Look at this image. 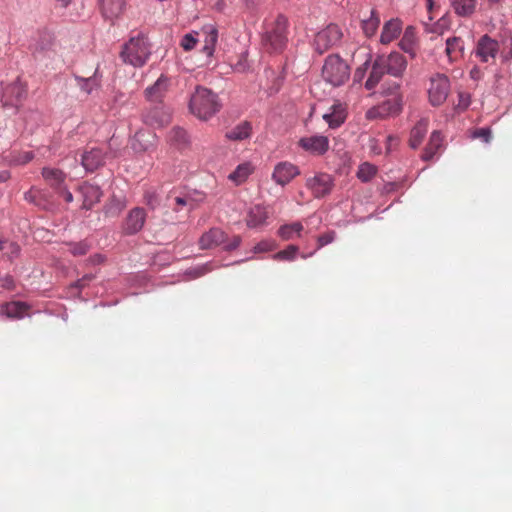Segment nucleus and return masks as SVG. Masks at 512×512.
<instances>
[{
	"label": "nucleus",
	"instance_id": "1",
	"mask_svg": "<svg viewBox=\"0 0 512 512\" xmlns=\"http://www.w3.org/2000/svg\"><path fill=\"white\" fill-rule=\"evenodd\" d=\"M218 95L212 90L197 86L191 95L189 109L198 119L206 121L217 114L221 109Z\"/></svg>",
	"mask_w": 512,
	"mask_h": 512
},
{
	"label": "nucleus",
	"instance_id": "2",
	"mask_svg": "<svg viewBox=\"0 0 512 512\" xmlns=\"http://www.w3.org/2000/svg\"><path fill=\"white\" fill-rule=\"evenodd\" d=\"M151 55V46L147 37L139 33L131 37L123 46L120 52V58L125 64L134 68L143 67Z\"/></svg>",
	"mask_w": 512,
	"mask_h": 512
},
{
	"label": "nucleus",
	"instance_id": "3",
	"mask_svg": "<svg viewBox=\"0 0 512 512\" xmlns=\"http://www.w3.org/2000/svg\"><path fill=\"white\" fill-rule=\"evenodd\" d=\"M350 66L337 54L329 55L322 67L323 80L332 85L339 87L344 85L350 78Z\"/></svg>",
	"mask_w": 512,
	"mask_h": 512
},
{
	"label": "nucleus",
	"instance_id": "4",
	"mask_svg": "<svg viewBox=\"0 0 512 512\" xmlns=\"http://www.w3.org/2000/svg\"><path fill=\"white\" fill-rule=\"evenodd\" d=\"M286 29L287 19L283 15H279L275 20L274 27L265 33L264 45L275 52L282 50L287 42Z\"/></svg>",
	"mask_w": 512,
	"mask_h": 512
},
{
	"label": "nucleus",
	"instance_id": "5",
	"mask_svg": "<svg viewBox=\"0 0 512 512\" xmlns=\"http://www.w3.org/2000/svg\"><path fill=\"white\" fill-rule=\"evenodd\" d=\"M27 96V88L18 77L14 82L3 85L1 101L4 107L17 109Z\"/></svg>",
	"mask_w": 512,
	"mask_h": 512
},
{
	"label": "nucleus",
	"instance_id": "6",
	"mask_svg": "<svg viewBox=\"0 0 512 512\" xmlns=\"http://www.w3.org/2000/svg\"><path fill=\"white\" fill-rule=\"evenodd\" d=\"M341 38V29L336 24H329L315 35L314 48L319 54H323L339 43Z\"/></svg>",
	"mask_w": 512,
	"mask_h": 512
},
{
	"label": "nucleus",
	"instance_id": "7",
	"mask_svg": "<svg viewBox=\"0 0 512 512\" xmlns=\"http://www.w3.org/2000/svg\"><path fill=\"white\" fill-rule=\"evenodd\" d=\"M450 90V81L444 74H436L430 79V87L428 90L429 101L433 106L443 104Z\"/></svg>",
	"mask_w": 512,
	"mask_h": 512
},
{
	"label": "nucleus",
	"instance_id": "8",
	"mask_svg": "<svg viewBox=\"0 0 512 512\" xmlns=\"http://www.w3.org/2000/svg\"><path fill=\"white\" fill-rule=\"evenodd\" d=\"M298 145L311 155L322 156L329 150L330 142L327 136L315 134L300 138Z\"/></svg>",
	"mask_w": 512,
	"mask_h": 512
},
{
	"label": "nucleus",
	"instance_id": "9",
	"mask_svg": "<svg viewBox=\"0 0 512 512\" xmlns=\"http://www.w3.org/2000/svg\"><path fill=\"white\" fill-rule=\"evenodd\" d=\"M388 75L401 78L407 69V60L403 54L393 51L388 55H377Z\"/></svg>",
	"mask_w": 512,
	"mask_h": 512
},
{
	"label": "nucleus",
	"instance_id": "10",
	"mask_svg": "<svg viewBox=\"0 0 512 512\" xmlns=\"http://www.w3.org/2000/svg\"><path fill=\"white\" fill-rule=\"evenodd\" d=\"M333 178L326 173H318L306 180V187L315 198H324L329 195L333 188Z\"/></svg>",
	"mask_w": 512,
	"mask_h": 512
},
{
	"label": "nucleus",
	"instance_id": "11",
	"mask_svg": "<svg viewBox=\"0 0 512 512\" xmlns=\"http://www.w3.org/2000/svg\"><path fill=\"white\" fill-rule=\"evenodd\" d=\"M146 217H147V214H146V211L144 208L135 207V208L131 209L128 212V214L122 224L123 232L126 235L137 234L138 232H140L143 229L144 224L146 222Z\"/></svg>",
	"mask_w": 512,
	"mask_h": 512
},
{
	"label": "nucleus",
	"instance_id": "12",
	"mask_svg": "<svg viewBox=\"0 0 512 512\" xmlns=\"http://www.w3.org/2000/svg\"><path fill=\"white\" fill-rule=\"evenodd\" d=\"M300 174L299 168L291 162H278L272 172V180L282 187L290 183L296 176Z\"/></svg>",
	"mask_w": 512,
	"mask_h": 512
},
{
	"label": "nucleus",
	"instance_id": "13",
	"mask_svg": "<svg viewBox=\"0 0 512 512\" xmlns=\"http://www.w3.org/2000/svg\"><path fill=\"white\" fill-rule=\"evenodd\" d=\"M347 118L346 105L336 101L329 110L322 116V119L328 124L329 128H339Z\"/></svg>",
	"mask_w": 512,
	"mask_h": 512
},
{
	"label": "nucleus",
	"instance_id": "14",
	"mask_svg": "<svg viewBox=\"0 0 512 512\" xmlns=\"http://www.w3.org/2000/svg\"><path fill=\"white\" fill-rule=\"evenodd\" d=\"M171 114L165 107H154L143 115L146 125L153 128H161L170 122Z\"/></svg>",
	"mask_w": 512,
	"mask_h": 512
},
{
	"label": "nucleus",
	"instance_id": "15",
	"mask_svg": "<svg viewBox=\"0 0 512 512\" xmlns=\"http://www.w3.org/2000/svg\"><path fill=\"white\" fill-rule=\"evenodd\" d=\"M499 50V44L496 40L488 35L482 36L476 47V55L482 62H488L489 59L495 58Z\"/></svg>",
	"mask_w": 512,
	"mask_h": 512
},
{
	"label": "nucleus",
	"instance_id": "16",
	"mask_svg": "<svg viewBox=\"0 0 512 512\" xmlns=\"http://www.w3.org/2000/svg\"><path fill=\"white\" fill-rule=\"evenodd\" d=\"M24 199L43 210H49L53 206L51 194L46 190L36 187H32L30 190L26 191L24 193Z\"/></svg>",
	"mask_w": 512,
	"mask_h": 512
},
{
	"label": "nucleus",
	"instance_id": "17",
	"mask_svg": "<svg viewBox=\"0 0 512 512\" xmlns=\"http://www.w3.org/2000/svg\"><path fill=\"white\" fill-rule=\"evenodd\" d=\"M126 7V0H99V8L106 20L114 21L119 18Z\"/></svg>",
	"mask_w": 512,
	"mask_h": 512
},
{
	"label": "nucleus",
	"instance_id": "18",
	"mask_svg": "<svg viewBox=\"0 0 512 512\" xmlns=\"http://www.w3.org/2000/svg\"><path fill=\"white\" fill-rule=\"evenodd\" d=\"M199 37L202 38L203 41L202 52L210 59L215 51L218 40V30L212 24L205 25L199 32Z\"/></svg>",
	"mask_w": 512,
	"mask_h": 512
},
{
	"label": "nucleus",
	"instance_id": "19",
	"mask_svg": "<svg viewBox=\"0 0 512 512\" xmlns=\"http://www.w3.org/2000/svg\"><path fill=\"white\" fill-rule=\"evenodd\" d=\"M79 192L83 198L82 209L86 210L91 209L102 197L100 187L88 182L79 186Z\"/></svg>",
	"mask_w": 512,
	"mask_h": 512
},
{
	"label": "nucleus",
	"instance_id": "20",
	"mask_svg": "<svg viewBox=\"0 0 512 512\" xmlns=\"http://www.w3.org/2000/svg\"><path fill=\"white\" fill-rule=\"evenodd\" d=\"M227 240L226 233L217 227L211 228L205 232L199 239V247L203 250L212 249L221 244H224Z\"/></svg>",
	"mask_w": 512,
	"mask_h": 512
},
{
	"label": "nucleus",
	"instance_id": "21",
	"mask_svg": "<svg viewBox=\"0 0 512 512\" xmlns=\"http://www.w3.org/2000/svg\"><path fill=\"white\" fill-rule=\"evenodd\" d=\"M105 154L99 148H93L82 155L81 163L87 172H93L105 162Z\"/></svg>",
	"mask_w": 512,
	"mask_h": 512
},
{
	"label": "nucleus",
	"instance_id": "22",
	"mask_svg": "<svg viewBox=\"0 0 512 512\" xmlns=\"http://www.w3.org/2000/svg\"><path fill=\"white\" fill-rule=\"evenodd\" d=\"M41 174L47 184L56 192L66 185L65 180L67 175L58 168L44 167Z\"/></svg>",
	"mask_w": 512,
	"mask_h": 512
},
{
	"label": "nucleus",
	"instance_id": "23",
	"mask_svg": "<svg viewBox=\"0 0 512 512\" xmlns=\"http://www.w3.org/2000/svg\"><path fill=\"white\" fill-rule=\"evenodd\" d=\"M156 135L152 131L139 130L132 140V148L136 152H144L155 145Z\"/></svg>",
	"mask_w": 512,
	"mask_h": 512
},
{
	"label": "nucleus",
	"instance_id": "24",
	"mask_svg": "<svg viewBox=\"0 0 512 512\" xmlns=\"http://www.w3.org/2000/svg\"><path fill=\"white\" fill-rule=\"evenodd\" d=\"M30 306L22 301H12L0 306V313L10 319H22L27 315Z\"/></svg>",
	"mask_w": 512,
	"mask_h": 512
},
{
	"label": "nucleus",
	"instance_id": "25",
	"mask_svg": "<svg viewBox=\"0 0 512 512\" xmlns=\"http://www.w3.org/2000/svg\"><path fill=\"white\" fill-rule=\"evenodd\" d=\"M169 79L165 75H161L151 86L145 89V96L149 101L158 102L162 99L167 91Z\"/></svg>",
	"mask_w": 512,
	"mask_h": 512
},
{
	"label": "nucleus",
	"instance_id": "26",
	"mask_svg": "<svg viewBox=\"0 0 512 512\" xmlns=\"http://www.w3.org/2000/svg\"><path fill=\"white\" fill-rule=\"evenodd\" d=\"M371 71L370 74L364 84L367 90H373L382 80L383 76L387 74L385 71V67L380 61L379 57L376 56L375 59L371 60Z\"/></svg>",
	"mask_w": 512,
	"mask_h": 512
},
{
	"label": "nucleus",
	"instance_id": "27",
	"mask_svg": "<svg viewBox=\"0 0 512 512\" xmlns=\"http://www.w3.org/2000/svg\"><path fill=\"white\" fill-rule=\"evenodd\" d=\"M402 31V22L398 18H392L388 20L382 29L380 35V42L382 44H388L396 39Z\"/></svg>",
	"mask_w": 512,
	"mask_h": 512
},
{
	"label": "nucleus",
	"instance_id": "28",
	"mask_svg": "<svg viewBox=\"0 0 512 512\" xmlns=\"http://www.w3.org/2000/svg\"><path fill=\"white\" fill-rule=\"evenodd\" d=\"M268 213L265 207L255 205L247 213L246 224L249 228H257L265 224Z\"/></svg>",
	"mask_w": 512,
	"mask_h": 512
},
{
	"label": "nucleus",
	"instance_id": "29",
	"mask_svg": "<svg viewBox=\"0 0 512 512\" xmlns=\"http://www.w3.org/2000/svg\"><path fill=\"white\" fill-rule=\"evenodd\" d=\"M428 131V120L425 118L420 119L412 128L410 133L409 145L412 149H416L422 143Z\"/></svg>",
	"mask_w": 512,
	"mask_h": 512
},
{
	"label": "nucleus",
	"instance_id": "30",
	"mask_svg": "<svg viewBox=\"0 0 512 512\" xmlns=\"http://www.w3.org/2000/svg\"><path fill=\"white\" fill-rule=\"evenodd\" d=\"M252 127L248 121H243L227 131L225 137L231 141H242L251 136Z\"/></svg>",
	"mask_w": 512,
	"mask_h": 512
},
{
	"label": "nucleus",
	"instance_id": "31",
	"mask_svg": "<svg viewBox=\"0 0 512 512\" xmlns=\"http://www.w3.org/2000/svg\"><path fill=\"white\" fill-rule=\"evenodd\" d=\"M442 135L440 131L435 130L431 133L429 142L427 146L424 149V152L421 156L423 161H429L431 160L435 154L437 153L438 149L442 146Z\"/></svg>",
	"mask_w": 512,
	"mask_h": 512
},
{
	"label": "nucleus",
	"instance_id": "32",
	"mask_svg": "<svg viewBox=\"0 0 512 512\" xmlns=\"http://www.w3.org/2000/svg\"><path fill=\"white\" fill-rule=\"evenodd\" d=\"M168 141L172 146L182 149L188 146L190 138L185 129L181 127H174L168 134Z\"/></svg>",
	"mask_w": 512,
	"mask_h": 512
},
{
	"label": "nucleus",
	"instance_id": "33",
	"mask_svg": "<svg viewBox=\"0 0 512 512\" xmlns=\"http://www.w3.org/2000/svg\"><path fill=\"white\" fill-rule=\"evenodd\" d=\"M254 170L253 165L250 162H244L239 164L235 170L229 174L228 179L241 184L247 180Z\"/></svg>",
	"mask_w": 512,
	"mask_h": 512
},
{
	"label": "nucleus",
	"instance_id": "34",
	"mask_svg": "<svg viewBox=\"0 0 512 512\" xmlns=\"http://www.w3.org/2000/svg\"><path fill=\"white\" fill-rule=\"evenodd\" d=\"M98 69L90 77H81L75 75V80L79 88L86 94H91L100 85V79L97 76Z\"/></svg>",
	"mask_w": 512,
	"mask_h": 512
},
{
	"label": "nucleus",
	"instance_id": "35",
	"mask_svg": "<svg viewBox=\"0 0 512 512\" xmlns=\"http://www.w3.org/2000/svg\"><path fill=\"white\" fill-rule=\"evenodd\" d=\"M464 50V42L459 37H449L446 39L445 52L450 61L455 60L462 54Z\"/></svg>",
	"mask_w": 512,
	"mask_h": 512
},
{
	"label": "nucleus",
	"instance_id": "36",
	"mask_svg": "<svg viewBox=\"0 0 512 512\" xmlns=\"http://www.w3.org/2000/svg\"><path fill=\"white\" fill-rule=\"evenodd\" d=\"M303 231V225L300 222H293L290 224H284L278 229V235L283 240H291L294 235L300 236Z\"/></svg>",
	"mask_w": 512,
	"mask_h": 512
},
{
	"label": "nucleus",
	"instance_id": "37",
	"mask_svg": "<svg viewBox=\"0 0 512 512\" xmlns=\"http://www.w3.org/2000/svg\"><path fill=\"white\" fill-rule=\"evenodd\" d=\"M476 7V0H453V8L459 16L471 15Z\"/></svg>",
	"mask_w": 512,
	"mask_h": 512
},
{
	"label": "nucleus",
	"instance_id": "38",
	"mask_svg": "<svg viewBox=\"0 0 512 512\" xmlns=\"http://www.w3.org/2000/svg\"><path fill=\"white\" fill-rule=\"evenodd\" d=\"M66 245L69 247V252L75 256H84L86 255L92 248L91 243L88 240H81L78 242H67Z\"/></svg>",
	"mask_w": 512,
	"mask_h": 512
},
{
	"label": "nucleus",
	"instance_id": "39",
	"mask_svg": "<svg viewBox=\"0 0 512 512\" xmlns=\"http://www.w3.org/2000/svg\"><path fill=\"white\" fill-rule=\"evenodd\" d=\"M380 25V18L376 15L374 10H371V15L368 19L362 21V29L366 36H373Z\"/></svg>",
	"mask_w": 512,
	"mask_h": 512
},
{
	"label": "nucleus",
	"instance_id": "40",
	"mask_svg": "<svg viewBox=\"0 0 512 512\" xmlns=\"http://www.w3.org/2000/svg\"><path fill=\"white\" fill-rule=\"evenodd\" d=\"M33 158H34V153L32 151L12 153L9 156V164L14 165V166H21V165L27 164Z\"/></svg>",
	"mask_w": 512,
	"mask_h": 512
},
{
	"label": "nucleus",
	"instance_id": "41",
	"mask_svg": "<svg viewBox=\"0 0 512 512\" xmlns=\"http://www.w3.org/2000/svg\"><path fill=\"white\" fill-rule=\"evenodd\" d=\"M376 172L377 169L374 165L363 163L359 166L357 177L363 182H368L375 176Z\"/></svg>",
	"mask_w": 512,
	"mask_h": 512
},
{
	"label": "nucleus",
	"instance_id": "42",
	"mask_svg": "<svg viewBox=\"0 0 512 512\" xmlns=\"http://www.w3.org/2000/svg\"><path fill=\"white\" fill-rule=\"evenodd\" d=\"M297 253L298 247L295 245H289L286 249L273 254L272 258L274 260L292 261L296 258Z\"/></svg>",
	"mask_w": 512,
	"mask_h": 512
},
{
	"label": "nucleus",
	"instance_id": "43",
	"mask_svg": "<svg viewBox=\"0 0 512 512\" xmlns=\"http://www.w3.org/2000/svg\"><path fill=\"white\" fill-rule=\"evenodd\" d=\"M198 40H199V32L192 31L190 33L185 34L182 37L180 45L185 51H190L195 47Z\"/></svg>",
	"mask_w": 512,
	"mask_h": 512
},
{
	"label": "nucleus",
	"instance_id": "44",
	"mask_svg": "<svg viewBox=\"0 0 512 512\" xmlns=\"http://www.w3.org/2000/svg\"><path fill=\"white\" fill-rule=\"evenodd\" d=\"M275 247H276V244H275V242L273 240L265 239V240H262L259 243H257L253 247L252 251L255 254H257V253H264V252H269V251L274 250Z\"/></svg>",
	"mask_w": 512,
	"mask_h": 512
},
{
	"label": "nucleus",
	"instance_id": "45",
	"mask_svg": "<svg viewBox=\"0 0 512 512\" xmlns=\"http://www.w3.org/2000/svg\"><path fill=\"white\" fill-rule=\"evenodd\" d=\"M400 47L406 53H409L412 57L415 56V51L413 48V40L411 39L408 30L405 31L403 38L400 41Z\"/></svg>",
	"mask_w": 512,
	"mask_h": 512
},
{
	"label": "nucleus",
	"instance_id": "46",
	"mask_svg": "<svg viewBox=\"0 0 512 512\" xmlns=\"http://www.w3.org/2000/svg\"><path fill=\"white\" fill-rule=\"evenodd\" d=\"M370 63H371V54H368V57L365 60V62L360 67H358L354 72V81L355 82H360L364 78L366 71H367L368 67L370 66Z\"/></svg>",
	"mask_w": 512,
	"mask_h": 512
},
{
	"label": "nucleus",
	"instance_id": "47",
	"mask_svg": "<svg viewBox=\"0 0 512 512\" xmlns=\"http://www.w3.org/2000/svg\"><path fill=\"white\" fill-rule=\"evenodd\" d=\"M211 270L209 264H204L201 266H198L196 268L190 269L186 272L187 275H189L191 278H198L200 276L205 275L207 272Z\"/></svg>",
	"mask_w": 512,
	"mask_h": 512
},
{
	"label": "nucleus",
	"instance_id": "48",
	"mask_svg": "<svg viewBox=\"0 0 512 512\" xmlns=\"http://www.w3.org/2000/svg\"><path fill=\"white\" fill-rule=\"evenodd\" d=\"M335 236H336V233L334 231H329L327 233L320 235L317 238L318 249L332 243L335 240Z\"/></svg>",
	"mask_w": 512,
	"mask_h": 512
},
{
	"label": "nucleus",
	"instance_id": "49",
	"mask_svg": "<svg viewBox=\"0 0 512 512\" xmlns=\"http://www.w3.org/2000/svg\"><path fill=\"white\" fill-rule=\"evenodd\" d=\"M472 138H479L483 142L489 143L491 140V130L487 127L477 129L472 133Z\"/></svg>",
	"mask_w": 512,
	"mask_h": 512
},
{
	"label": "nucleus",
	"instance_id": "50",
	"mask_svg": "<svg viewBox=\"0 0 512 512\" xmlns=\"http://www.w3.org/2000/svg\"><path fill=\"white\" fill-rule=\"evenodd\" d=\"M94 278V274H85L82 278L72 283L71 288H75L78 290V292H80L83 288L86 287L87 283L92 281Z\"/></svg>",
	"mask_w": 512,
	"mask_h": 512
},
{
	"label": "nucleus",
	"instance_id": "51",
	"mask_svg": "<svg viewBox=\"0 0 512 512\" xmlns=\"http://www.w3.org/2000/svg\"><path fill=\"white\" fill-rule=\"evenodd\" d=\"M382 108L391 114H397L401 111V104L398 100H388L383 103Z\"/></svg>",
	"mask_w": 512,
	"mask_h": 512
},
{
	"label": "nucleus",
	"instance_id": "52",
	"mask_svg": "<svg viewBox=\"0 0 512 512\" xmlns=\"http://www.w3.org/2000/svg\"><path fill=\"white\" fill-rule=\"evenodd\" d=\"M242 242V238L239 235H235L229 242L224 243L225 251H233L236 250Z\"/></svg>",
	"mask_w": 512,
	"mask_h": 512
},
{
	"label": "nucleus",
	"instance_id": "53",
	"mask_svg": "<svg viewBox=\"0 0 512 512\" xmlns=\"http://www.w3.org/2000/svg\"><path fill=\"white\" fill-rule=\"evenodd\" d=\"M0 287L7 290H13L15 288L14 278L10 275L0 277Z\"/></svg>",
	"mask_w": 512,
	"mask_h": 512
},
{
	"label": "nucleus",
	"instance_id": "54",
	"mask_svg": "<svg viewBox=\"0 0 512 512\" xmlns=\"http://www.w3.org/2000/svg\"><path fill=\"white\" fill-rule=\"evenodd\" d=\"M56 193L63 196L67 203L73 202V194L70 192L66 185L59 189Z\"/></svg>",
	"mask_w": 512,
	"mask_h": 512
},
{
	"label": "nucleus",
	"instance_id": "55",
	"mask_svg": "<svg viewBox=\"0 0 512 512\" xmlns=\"http://www.w3.org/2000/svg\"><path fill=\"white\" fill-rule=\"evenodd\" d=\"M470 105V95L466 93L459 94V104L458 106L465 109Z\"/></svg>",
	"mask_w": 512,
	"mask_h": 512
},
{
	"label": "nucleus",
	"instance_id": "56",
	"mask_svg": "<svg viewBox=\"0 0 512 512\" xmlns=\"http://www.w3.org/2000/svg\"><path fill=\"white\" fill-rule=\"evenodd\" d=\"M104 259L105 258L102 254L96 253L88 258L87 263L90 265H98L101 264Z\"/></svg>",
	"mask_w": 512,
	"mask_h": 512
},
{
	"label": "nucleus",
	"instance_id": "57",
	"mask_svg": "<svg viewBox=\"0 0 512 512\" xmlns=\"http://www.w3.org/2000/svg\"><path fill=\"white\" fill-rule=\"evenodd\" d=\"M145 200H146L147 205L150 206L151 209H155V207L157 205V199L154 194H146Z\"/></svg>",
	"mask_w": 512,
	"mask_h": 512
},
{
	"label": "nucleus",
	"instance_id": "58",
	"mask_svg": "<svg viewBox=\"0 0 512 512\" xmlns=\"http://www.w3.org/2000/svg\"><path fill=\"white\" fill-rule=\"evenodd\" d=\"M113 204L116 205L117 212H120L125 207V202L124 201H122L120 199L113 198L112 202H111V206L109 208V211H111L113 209Z\"/></svg>",
	"mask_w": 512,
	"mask_h": 512
},
{
	"label": "nucleus",
	"instance_id": "59",
	"mask_svg": "<svg viewBox=\"0 0 512 512\" xmlns=\"http://www.w3.org/2000/svg\"><path fill=\"white\" fill-rule=\"evenodd\" d=\"M8 247H9L10 252H11V257H13V256H17V255L19 254V252H20V247H19V245H18L17 243H15V242H10V243L8 244Z\"/></svg>",
	"mask_w": 512,
	"mask_h": 512
},
{
	"label": "nucleus",
	"instance_id": "60",
	"mask_svg": "<svg viewBox=\"0 0 512 512\" xmlns=\"http://www.w3.org/2000/svg\"><path fill=\"white\" fill-rule=\"evenodd\" d=\"M386 141H387V151H391L392 145L398 143V139L396 137H394V136H391V135H389L386 138Z\"/></svg>",
	"mask_w": 512,
	"mask_h": 512
},
{
	"label": "nucleus",
	"instance_id": "61",
	"mask_svg": "<svg viewBox=\"0 0 512 512\" xmlns=\"http://www.w3.org/2000/svg\"><path fill=\"white\" fill-rule=\"evenodd\" d=\"M470 77L473 79V80H478L480 79L481 77V71L479 68L477 67H474L473 69H471L470 71Z\"/></svg>",
	"mask_w": 512,
	"mask_h": 512
},
{
	"label": "nucleus",
	"instance_id": "62",
	"mask_svg": "<svg viewBox=\"0 0 512 512\" xmlns=\"http://www.w3.org/2000/svg\"><path fill=\"white\" fill-rule=\"evenodd\" d=\"M11 177V174L7 170L0 171V183L6 182Z\"/></svg>",
	"mask_w": 512,
	"mask_h": 512
},
{
	"label": "nucleus",
	"instance_id": "63",
	"mask_svg": "<svg viewBox=\"0 0 512 512\" xmlns=\"http://www.w3.org/2000/svg\"><path fill=\"white\" fill-rule=\"evenodd\" d=\"M510 44H511V48H510L509 52L502 54V56H501L503 62H508L512 59V39L510 40Z\"/></svg>",
	"mask_w": 512,
	"mask_h": 512
},
{
	"label": "nucleus",
	"instance_id": "64",
	"mask_svg": "<svg viewBox=\"0 0 512 512\" xmlns=\"http://www.w3.org/2000/svg\"><path fill=\"white\" fill-rule=\"evenodd\" d=\"M175 202L177 205H181V206H185L188 203L187 199L184 197H176Z\"/></svg>",
	"mask_w": 512,
	"mask_h": 512
}]
</instances>
